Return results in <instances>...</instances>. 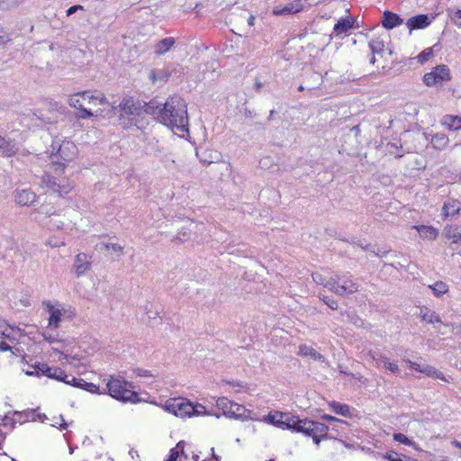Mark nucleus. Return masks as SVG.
Instances as JSON below:
<instances>
[{"label": "nucleus", "mask_w": 461, "mask_h": 461, "mask_svg": "<svg viewBox=\"0 0 461 461\" xmlns=\"http://www.w3.org/2000/svg\"><path fill=\"white\" fill-rule=\"evenodd\" d=\"M42 366H47V364H44V363H38L36 364L33 368L35 369V371H27L26 374L28 375H39V374H41L43 375V370H45Z\"/></svg>", "instance_id": "864d4df0"}, {"label": "nucleus", "mask_w": 461, "mask_h": 461, "mask_svg": "<svg viewBox=\"0 0 461 461\" xmlns=\"http://www.w3.org/2000/svg\"><path fill=\"white\" fill-rule=\"evenodd\" d=\"M14 199L19 206H32L38 200L36 193L31 189H16L14 192Z\"/></svg>", "instance_id": "ddd939ff"}, {"label": "nucleus", "mask_w": 461, "mask_h": 461, "mask_svg": "<svg viewBox=\"0 0 461 461\" xmlns=\"http://www.w3.org/2000/svg\"><path fill=\"white\" fill-rule=\"evenodd\" d=\"M70 382H71V385L74 387L82 388V389H84L89 393H98V394L101 393L99 391V386L93 383H88L83 379H78L74 376L71 377Z\"/></svg>", "instance_id": "393cba45"}, {"label": "nucleus", "mask_w": 461, "mask_h": 461, "mask_svg": "<svg viewBox=\"0 0 461 461\" xmlns=\"http://www.w3.org/2000/svg\"><path fill=\"white\" fill-rule=\"evenodd\" d=\"M78 149L77 145L68 140H55L51 145L50 155V164L59 169L65 171L68 164L75 160L77 157Z\"/></svg>", "instance_id": "7ed1b4c3"}, {"label": "nucleus", "mask_w": 461, "mask_h": 461, "mask_svg": "<svg viewBox=\"0 0 461 461\" xmlns=\"http://www.w3.org/2000/svg\"><path fill=\"white\" fill-rule=\"evenodd\" d=\"M170 157H171L170 155H166L164 157L163 163H164L166 167H170L171 165L175 164V159L170 158Z\"/></svg>", "instance_id": "052dcab7"}, {"label": "nucleus", "mask_w": 461, "mask_h": 461, "mask_svg": "<svg viewBox=\"0 0 461 461\" xmlns=\"http://www.w3.org/2000/svg\"><path fill=\"white\" fill-rule=\"evenodd\" d=\"M10 349H11V347L7 343H5L4 341L0 342V351L1 352L7 351Z\"/></svg>", "instance_id": "774afa93"}, {"label": "nucleus", "mask_w": 461, "mask_h": 461, "mask_svg": "<svg viewBox=\"0 0 461 461\" xmlns=\"http://www.w3.org/2000/svg\"><path fill=\"white\" fill-rule=\"evenodd\" d=\"M175 239L178 240L181 242H184V241H185V240H187L189 239V234L186 233V232H184V233L178 232L176 235Z\"/></svg>", "instance_id": "0e129e2a"}, {"label": "nucleus", "mask_w": 461, "mask_h": 461, "mask_svg": "<svg viewBox=\"0 0 461 461\" xmlns=\"http://www.w3.org/2000/svg\"><path fill=\"white\" fill-rule=\"evenodd\" d=\"M442 124L449 131H457L461 128V117L446 115L442 119Z\"/></svg>", "instance_id": "c756f323"}, {"label": "nucleus", "mask_w": 461, "mask_h": 461, "mask_svg": "<svg viewBox=\"0 0 461 461\" xmlns=\"http://www.w3.org/2000/svg\"><path fill=\"white\" fill-rule=\"evenodd\" d=\"M38 221L44 227H46L50 230H59L63 229L65 223L64 221L59 216H53L49 218L48 220H38Z\"/></svg>", "instance_id": "bb28decb"}, {"label": "nucleus", "mask_w": 461, "mask_h": 461, "mask_svg": "<svg viewBox=\"0 0 461 461\" xmlns=\"http://www.w3.org/2000/svg\"><path fill=\"white\" fill-rule=\"evenodd\" d=\"M460 228L456 225H447L443 229V236L452 240V244H458L460 240Z\"/></svg>", "instance_id": "c85d7f7f"}, {"label": "nucleus", "mask_w": 461, "mask_h": 461, "mask_svg": "<svg viewBox=\"0 0 461 461\" xmlns=\"http://www.w3.org/2000/svg\"><path fill=\"white\" fill-rule=\"evenodd\" d=\"M330 406L332 408V411L341 416L344 417H350V408L348 404L337 402H330Z\"/></svg>", "instance_id": "f704fd0d"}, {"label": "nucleus", "mask_w": 461, "mask_h": 461, "mask_svg": "<svg viewBox=\"0 0 461 461\" xmlns=\"http://www.w3.org/2000/svg\"><path fill=\"white\" fill-rule=\"evenodd\" d=\"M59 420H60V422H59L58 420H55V422L53 424H51L53 427H59L60 429H64L67 428L68 424L67 422L64 420L62 415H60L59 417Z\"/></svg>", "instance_id": "4d7b16f0"}, {"label": "nucleus", "mask_w": 461, "mask_h": 461, "mask_svg": "<svg viewBox=\"0 0 461 461\" xmlns=\"http://www.w3.org/2000/svg\"><path fill=\"white\" fill-rule=\"evenodd\" d=\"M146 111L158 115V121L175 134L184 137L189 131L187 103L179 95H173L164 104L150 101Z\"/></svg>", "instance_id": "f257e3e1"}, {"label": "nucleus", "mask_w": 461, "mask_h": 461, "mask_svg": "<svg viewBox=\"0 0 461 461\" xmlns=\"http://www.w3.org/2000/svg\"><path fill=\"white\" fill-rule=\"evenodd\" d=\"M441 49V45L436 43L432 47L425 49L416 58H430L432 56L440 55Z\"/></svg>", "instance_id": "4c0bfd02"}, {"label": "nucleus", "mask_w": 461, "mask_h": 461, "mask_svg": "<svg viewBox=\"0 0 461 461\" xmlns=\"http://www.w3.org/2000/svg\"><path fill=\"white\" fill-rule=\"evenodd\" d=\"M326 287L338 295L354 294L358 290L357 284H356L348 274L331 276L328 284H326Z\"/></svg>", "instance_id": "6e6552de"}, {"label": "nucleus", "mask_w": 461, "mask_h": 461, "mask_svg": "<svg viewBox=\"0 0 461 461\" xmlns=\"http://www.w3.org/2000/svg\"><path fill=\"white\" fill-rule=\"evenodd\" d=\"M403 23V20L394 13L385 11L383 14L382 24L386 29H393Z\"/></svg>", "instance_id": "412c9836"}, {"label": "nucleus", "mask_w": 461, "mask_h": 461, "mask_svg": "<svg viewBox=\"0 0 461 461\" xmlns=\"http://www.w3.org/2000/svg\"><path fill=\"white\" fill-rule=\"evenodd\" d=\"M91 268V262L86 253H79L75 257L72 272L76 277L83 276Z\"/></svg>", "instance_id": "4468645a"}, {"label": "nucleus", "mask_w": 461, "mask_h": 461, "mask_svg": "<svg viewBox=\"0 0 461 461\" xmlns=\"http://www.w3.org/2000/svg\"><path fill=\"white\" fill-rule=\"evenodd\" d=\"M355 22V18L350 16L339 19L334 25L333 33L336 36L347 34L354 27Z\"/></svg>", "instance_id": "6ab92c4d"}, {"label": "nucleus", "mask_w": 461, "mask_h": 461, "mask_svg": "<svg viewBox=\"0 0 461 461\" xmlns=\"http://www.w3.org/2000/svg\"><path fill=\"white\" fill-rule=\"evenodd\" d=\"M328 431L329 427L324 423L298 418L296 432L312 437L316 445H319L321 439L327 438Z\"/></svg>", "instance_id": "0eeeda50"}, {"label": "nucleus", "mask_w": 461, "mask_h": 461, "mask_svg": "<svg viewBox=\"0 0 461 461\" xmlns=\"http://www.w3.org/2000/svg\"><path fill=\"white\" fill-rule=\"evenodd\" d=\"M348 317L350 318V321L352 323H354L355 325L360 326L362 324V320L356 314H352V315L348 314Z\"/></svg>", "instance_id": "69168bd1"}, {"label": "nucleus", "mask_w": 461, "mask_h": 461, "mask_svg": "<svg viewBox=\"0 0 461 461\" xmlns=\"http://www.w3.org/2000/svg\"><path fill=\"white\" fill-rule=\"evenodd\" d=\"M428 287L432 291L436 297H440L448 292V285L443 281H437L433 285H429Z\"/></svg>", "instance_id": "c9c22d12"}, {"label": "nucleus", "mask_w": 461, "mask_h": 461, "mask_svg": "<svg viewBox=\"0 0 461 461\" xmlns=\"http://www.w3.org/2000/svg\"><path fill=\"white\" fill-rule=\"evenodd\" d=\"M71 375H68L61 368L54 366L52 378L71 385Z\"/></svg>", "instance_id": "58836bf2"}, {"label": "nucleus", "mask_w": 461, "mask_h": 461, "mask_svg": "<svg viewBox=\"0 0 461 461\" xmlns=\"http://www.w3.org/2000/svg\"><path fill=\"white\" fill-rule=\"evenodd\" d=\"M368 65L370 74L384 75L393 68L394 61L393 59H368Z\"/></svg>", "instance_id": "2eb2a0df"}, {"label": "nucleus", "mask_w": 461, "mask_h": 461, "mask_svg": "<svg viewBox=\"0 0 461 461\" xmlns=\"http://www.w3.org/2000/svg\"><path fill=\"white\" fill-rule=\"evenodd\" d=\"M42 367L45 369V370H43V375L52 378L54 366H49L47 365V366H42Z\"/></svg>", "instance_id": "bf43d9fd"}, {"label": "nucleus", "mask_w": 461, "mask_h": 461, "mask_svg": "<svg viewBox=\"0 0 461 461\" xmlns=\"http://www.w3.org/2000/svg\"><path fill=\"white\" fill-rule=\"evenodd\" d=\"M68 105L78 111V118H107L114 115L115 107L98 90H85L68 95Z\"/></svg>", "instance_id": "f03ea898"}, {"label": "nucleus", "mask_w": 461, "mask_h": 461, "mask_svg": "<svg viewBox=\"0 0 461 461\" xmlns=\"http://www.w3.org/2000/svg\"><path fill=\"white\" fill-rule=\"evenodd\" d=\"M431 23V19L427 14H419L411 17L406 23V26L411 32L413 30H420L428 27Z\"/></svg>", "instance_id": "f3484780"}, {"label": "nucleus", "mask_w": 461, "mask_h": 461, "mask_svg": "<svg viewBox=\"0 0 461 461\" xmlns=\"http://www.w3.org/2000/svg\"><path fill=\"white\" fill-rule=\"evenodd\" d=\"M366 356H367L370 359H372V360L375 361L377 366H379V365H380L381 357H376V354H375V352H373V351H368V352L366 353Z\"/></svg>", "instance_id": "338daca9"}, {"label": "nucleus", "mask_w": 461, "mask_h": 461, "mask_svg": "<svg viewBox=\"0 0 461 461\" xmlns=\"http://www.w3.org/2000/svg\"><path fill=\"white\" fill-rule=\"evenodd\" d=\"M291 5H293L294 13L296 14L303 9V3L302 0H296L293 3H291Z\"/></svg>", "instance_id": "5fc2aeb1"}, {"label": "nucleus", "mask_w": 461, "mask_h": 461, "mask_svg": "<svg viewBox=\"0 0 461 461\" xmlns=\"http://www.w3.org/2000/svg\"><path fill=\"white\" fill-rule=\"evenodd\" d=\"M393 439L409 447H414L415 443L402 433H394Z\"/></svg>", "instance_id": "49530a36"}, {"label": "nucleus", "mask_w": 461, "mask_h": 461, "mask_svg": "<svg viewBox=\"0 0 461 461\" xmlns=\"http://www.w3.org/2000/svg\"><path fill=\"white\" fill-rule=\"evenodd\" d=\"M412 228L419 232L423 240H434L438 235V230L432 226L414 225Z\"/></svg>", "instance_id": "4be33fe9"}, {"label": "nucleus", "mask_w": 461, "mask_h": 461, "mask_svg": "<svg viewBox=\"0 0 461 461\" xmlns=\"http://www.w3.org/2000/svg\"><path fill=\"white\" fill-rule=\"evenodd\" d=\"M78 10H83V6L80 5H73L67 10V15L70 16Z\"/></svg>", "instance_id": "13d9d810"}, {"label": "nucleus", "mask_w": 461, "mask_h": 461, "mask_svg": "<svg viewBox=\"0 0 461 461\" xmlns=\"http://www.w3.org/2000/svg\"><path fill=\"white\" fill-rule=\"evenodd\" d=\"M40 214L38 220H48L53 216H59V210L50 203L41 204L37 210Z\"/></svg>", "instance_id": "5701e85b"}, {"label": "nucleus", "mask_w": 461, "mask_h": 461, "mask_svg": "<svg viewBox=\"0 0 461 461\" xmlns=\"http://www.w3.org/2000/svg\"><path fill=\"white\" fill-rule=\"evenodd\" d=\"M184 454L183 447L181 442H179L176 447L170 450V455L166 461H177V458Z\"/></svg>", "instance_id": "ea45409f"}, {"label": "nucleus", "mask_w": 461, "mask_h": 461, "mask_svg": "<svg viewBox=\"0 0 461 461\" xmlns=\"http://www.w3.org/2000/svg\"><path fill=\"white\" fill-rule=\"evenodd\" d=\"M119 108L122 112V115H132L137 114L140 106L137 105L132 99L125 98L123 99L121 104H119Z\"/></svg>", "instance_id": "a878e982"}, {"label": "nucleus", "mask_w": 461, "mask_h": 461, "mask_svg": "<svg viewBox=\"0 0 461 461\" xmlns=\"http://www.w3.org/2000/svg\"><path fill=\"white\" fill-rule=\"evenodd\" d=\"M321 419L324 420H327V421H335V422H339V423H346V421L342 420H339L334 416H331V415H328V414H324L321 416Z\"/></svg>", "instance_id": "6e6d98bb"}, {"label": "nucleus", "mask_w": 461, "mask_h": 461, "mask_svg": "<svg viewBox=\"0 0 461 461\" xmlns=\"http://www.w3.org/2000/svg\"><path fill=\"white\" fill-rule=\"evenodd\" d=\"M216 406L221 409L223 414L231 419H248L250 418V411L243 405L238 404L227 397H219L216 400Z\"/></svg>", "instance_id": "1a4fd4ad"}, {"label": "nucleus", "mask_w": 461, "mask_h": 461, "mask_svg": "<svg viewBox=\"0 0 461 461\" xmlns=\"http://www.w3.org/2000/svg\"><path fill=\"white\" fill-rule=\"evenodd\" d=\"M135 374L137 376L143 378H155L156 375H153L149 370L138 368L135 370Z\"/></svg>", "instance_id": "8fccbe9b"}, {"label": "nucleus", "mask_w": 461, "mask_h": 461, "mask_svg": "<svg viewBox=\"0 0 461 461\" xmlns=\"http://www.w3.org/2000/svg\"><path fill=\"white\" fill-rule=\"evenodd\" d=\"M321 300L325 303V304L330 308L331 310H337L339 305H338V303L337 301H335L334 299H331L328 296H323L321 298Z\"/></svg>", "instance_id": "603ef678"}, {"label": "nucleus", "mask_w": 461, "mask_h": 461, "mask_svg": "<svg viewBox=\"0 0 461 461\" xmlns=\"http://www.w3.org/2000/svg\"><path fill=\"white\" fill-rule=\"evenodd\" d=\"M450 18L456 26H457L458 28H461V10L460 9H456V10L451 11Z\"/></svg>", "instance_id": "09e8293b"}, {"label": "nucleus", "mask_w": 461, "mask_h": 461, "mask_svg": "<svg viewBox=\"0 0 461 461\" xmlns=\"http://www.w3.org/2000/svg\"><path fill=\"white\" fill-rule=\"evenodd\" d=\"M419 316L423 321H426L429 324L441 322L439 315L436 312L431 311L427 307H422L420 309Z\"/></svg>", "instance_id": "cd10ccee"}, {"label": "nucleus", "mask_w": 461, "mask_h": 461, "mask_svg": "<svg viewBox=\"0 0 461 461\" xmlns=\"http://www.w3.org/2000/svg\"><path fill=\"white\" fill-rule=\"evenodd\" d=\"M421 373L425 374L426 375H428L429 377H433V378L440 379L445 382H448V379L444 375V374L432 366L426 365V364L422 365Z\"/></svg>", "instance_id": "2f4dec72"}, {"label": "nucleus", "mask_w": 461, "mask_h": 461, "mask_svg": "<svg viewBox=\"0 0 461 461\" xmlns=\"http://www.w3.org/2000/svg\"><path fill=\"white\" fill-rule=\"evenodd\" d=\"M99 246H100V248H99L100 249L104 248L107 250H113V252L118 253V254H122L123 251V246L117 244V243H107V244L101 243Z\"/></svg>", "instance_id": "c03bdc74"}, {"label": "nucleus", "mask_w": 461, "mask_h": 461, "mask_svg": "<svg viewBox=\"0 0 461 461\" xmlns=\"http://www.w3.org/2000/svg\"><path fill=\"white\" fill-rule=\"evenodd\" d=\"M369 46L374 55L382 57L392 56L395 54L391 47L390 41H385L383 39H374L370 41Z\"/></svg>", "instance_id": "dca6fc26"}, {"label": "nucleus", "mask_w": 461, "mask_h": 461, "mask_svg": "<svg viewBox=\"0 0 461 461\" xmlns=\"http://www.w3.org/2000/svg\"><path fill=\"white\" fill-rule=\"evenodd\" d=\"M23 0H0V9L10 10L17 7Z\"/></svg>", "instance_id": "a19ab883"}, {"label": "nucleus", "mask_w": 461, "mask_h": 461, "mask_svg": "<svg viewBox=\"0 0 461 461\" xmlns=\"http://www.w3.org/2000/svg\"><path fill=\"white\" fill-rule=\"evenodd\" d=\"M461 203L456 199H447L442 208V215L444 218L454 217L459 213Z\"/></svg>", "instance_id": "aec40b11"}, {"label": "nucleus", "mask_w": 461, "mask_h": 461, "mask_svg": "<svg viewBox=\"0 0 461 461\" xmlns=\"http://www.w3.org/2000/svg\"><path fill=\"white\" fill-rule=\"evenodd\" d=\"M312 276L316 284L322 285L326 287V284H328L329 280H326V278L321 273H312Z\"/></svg>", "instance_id": "3c124183"}, {"label": "nucleus", "mask_w": 461, "mask_h": 461, "mask_svg": "<svg viewBox=\"0 0 461 461\" xmlns=\"http://www.w3.org/2000/svg\"><path fill=\"white\" fill-rule=\"evenodd\" d=\"M64 171H57V167L50 166V170L41 176V186L48 193L63 196L69 194L74 188L73 183L65 176Z\"/></svg>", "instance_id": "20e7f679"}, {"label": "nucleus", "mask_w": 461, "mask_h": 461, "mask_svg": "<svg viewBox=\"0 0 461 461\" xmlns=\"http://www.w3.org/2000/svg\"><path fill=\"white\" fill-rule=\"evenodd\" d=\"M299 355L303 357H309L313 360H322L324 357L316 351L313 348L307 345H301L299 347Z\"/></svg>", "instance_id": "7c9ffc66"}, {"label": "nucleus", "mask_w": 461, "mask_h": 461, "mask_svg": "<svg viewBox=\"0 0 461 461\" xmlns=\"http://www.w3.org/2000/svg\"><path fill=\"white\" fill-rule=\"evenodd\" d=\"M65 244L66 243L63 240L59 239L57 237H50L45 242V245L50 248H60L65 246Z\"/></svg>", "instance_id": "de8ad7c7"}, {"label": "nucleus", "mask_w": 461, "mask_h": 461, "mask_svg": "<svg viewBox=\"0 0 461 461\" xmlns=\"http://www.w3.org/2000/svg\"><path fill=\"white\" fill-rule=\"evenodd\" d=\"M298 418L291 413L276 411L269 413L263 420L280 429H288L296 432Z\"/></svg>", "instance_id": "9d476101"}, {"label": "nucleus", "mask_w": 461, "mask_h": 461, "mask_svg": "<svg viewBox=\"0 0 461 461\" xmlns=\"http://www.w3.org/2000/svg\"><path fill=\"white\" fill-rule=\"evenodd\" d=\"M380 364H383L385 368L390 370L392 373H398L399 367L396 363L390 362L385 357H381Z\"/></svg>", "instance_id": "a18cd8bd"}, {"label": "nucleus", "mask_w": 461, "mask_h": 461, "mask_svg": "<svg viewBox=\"0 0 461 461\" xmlns=\"http://www.w3.org/2000/svg\"><path fill=\"white\" fill-rule=\"evenodd\" d=\"M191 402L185 398H171L165 402L163 409L176 417L190 418Z\"/></svg>", "instance_id": "9b49d317"}, {"label": "nucleus", "mask_w": 461, "mask_h": 461, "mask_svg": "<svg viewBox=\"0 0 461 461\" xmlns=\"http://www.w3.org/2000/svg\"><path fill=\"white\" fill-rule=\"evenodd\" d=\"M43 305L49 312L48 327L52 330L59 329L63 321H70L76 316V310L70 305L50 302L43 303Z\"/></svg>", "instance_id": "39448f33"}, {"label": "nucleus", "mask_w": 461, "mask_h": 461, "mask_svg": "<svg viewBox=\"0 0 461 461\" xmlns=\"http://www.w3.org/2000/svg\"><path fill=\"white\" fill-rule=\"evenodd\" d=\"M448 138L444 133H436L431 139V144L436 149L441 150L447 147Z\"/></svg>", "instance_id": "72a5a7b5"}, {"label": "nucleus", "mask_w": 461, "mask_h": 461, "mask_svg": "<svg viewBox=\"0 0 461 461\" xmlns=\"http://www.w3.org/2000/svg\"><path fill=\"white\" fill-rule=\"evenodd\" d=\"M449 79V69L445 65L437 66L433 71L427 73L423 77L425 85L431 86L438 82Z\"/></svg>", "instance_id": "f8f14e48"}, {"label": "nucleus", "mask_w": 461, "mask_h": 461, "mask_svg": "<svg viewBox=\"0 0 461 461\" xmlns=\"http://www.w3.org/2000/svg\"><path fill=\"white\" fill-rule=\"evenodd\" d=\"M108 393L122 402H135L137 393L133 386L120 376H110L106 382Z\"/></svg>", "instance_id": "423d86ee"}, {"label": "nucleus", "mask_w": 461, "mask_h": 461, "mask_svg": "<svg viewBox=\"0 0 461 461\" xmlns=\"http://www.w3.org/2000/svg\"><path fill=\"white\" fill-rule=\"evenodd\" d=\"M19 150V148L14 140L0 135V153L4 157H13Z\"/></svg>", "instance_id": "a211bd4d"}, {"label": "nucleus", "mask_w": 461, "mask_h": 461, "mask_svg": "<svg viewBox=\"0 0 461 461\" xmlns=\"http://www.w3.org/2000/svg\"><path fill=\"white\" fill-rule=\"evenodd\" d=\"M192 410H190V418L191 417H200V416H212V413L206 409L205 406H203L201 403H194L191 402Z\"/></svg>", "instance_id": "473e14b6"}, {"label": "nucleus", "mask_w": 461, "mask_h": 461, "mask_svg": "<svg viewBox=\"0 0 461 461\" xmlns=\"http://www.w3.org/2000/svg\"><path fill=\"white\" fill-rule=\"evenodd\" d=\"M52 350L59 354V361L65 360L67 363L70 365L76 366L77 362L80 361V358L77 356H70L68 354H65L63 349L59 350V348L53 347Z\"/></svg>", "instance_id": "e433bc0d"}, {"label": "nucleus", "mask_w": 461, "mask_h": 461, "mask_svg": "<svg viewBox=\"0 0 461 461\" xmlns=\"http://www.w3.org/2000/svg\"><path fill=\"white\" fill-rule=\"evenodd\" d=\"M43 338L45 341L52 346V348H59V350L64 349L65 342L63 340L57 339L54 337L46 334H43Z\"/></svg>", "instance_id": "79ce46f5"}, {"label": "nucleus", "mask_w": 461, "mask_h": 461, "mask_svg": "<svg viewBox=\"0 0 461 461\" xmlns=\"http://www.w3.org/2000/svg\"><path fill=\"white\" fill-rule=\"evenodd\" d=\"M407 362H408V364H409V366H410V367H411V368H412V369H414V370H416V371H418V372L421 373V370H422V365L418 364V363L413 362V361H411V360H408Z\"/></svg>", "instance_id": "e2e57ef3"}, {"label": "nucleus", "mask_w": 461, "mask_h": 461, "mask_svg": "<svg viewBox=\"0 0 461 461\" xmlns=\"http://www.w3.org/2000/svg\"><path fill=\"white\" fill-rule=\"evenodd\" d=\"M174 44H175L174 38H172V37L165 38V39L161 40L160 41H158L154 46V53L158 56L165 55L169 51V50L172 49Z\"/></svg>", "instance_id": "b1692460"}, {"label": "nucleus", "mask_w": 461, "mask_h": 461, "mask_svg": "<svg viewBox=\"0 0 461 461\" xmlns=\"http://www.w3.org/2000/svg\"><path fill=\"white\" fill-rule=\"evenodd\" d=\"M273 14L275 15H286L294 14L293 10V5H291V3L287 4L282 8L276 7L273 10Z\"/></svg>", "instance_id": "37998d69"}, {"label": "nucleus", "mask_w": 461, "mask_h": 461, "mask_svg": "<svg viewBox=\"0 0 461 461\" xmlns=\"http://www.w3.org/2000/svg\"><path fill=\"white\" fill-rule=\"evenodd\" d=\"M8 41H9L8 34L6 33V32L4 29L0 28V44H4Z\"/></svg>", "instance_id": "680f3d73"}]
</instances>
